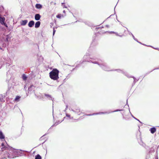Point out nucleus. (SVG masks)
Instances as JSON below:
<instances>
[{
	"label": "nucleus",
	"mask_w": 159,
	"mask_h": 159,
	"mask_svg": "<svg viewBox=\"0 0 159 159\" xmlns=\"http://www.w3.org/2000/svg\"><path fill=\"white\" fill-rule=\"evenodd\" d=\"M5 20V18L3 17H2L0 15V23L2 25H3L7 27V24L4 23Z\"/></svg>",
	"instance_id": "obj_3"
},
{
	"label": "nucleus",
	"mask_w": 159,
	"mask_h": 159,
	"mask_svg": "<svg viewBox=\"0 0 159 159\" xmlns=\"http://www.w3.org/2000/svg\"><path fill=\"white\" fill-rule=\"evenodd\" d=\"M30 87L29 88L28 90L30 91Z\"/></svg>",
	"instance_id": "obj_33"
},
{
	"label": "nucleus",
	"mask_w": 159,
	"mask_h": 159,
	"mask_svg": "<svg viewBox=\"0 0 159 159\" xmlns=\"http://www.w3.org/2000/svg\"><path fill=\"white\" fill-rule=\"evenodd\" d=\"M6 46V44L4 43L3 40H0V49L2 50V47H5Z\"/></svg>",
	"instance_id": "obj_4"
},
{
	"label": "nucleus",
	"mask_w": 159,
	"mask_h": 159,
	"mask_svg": "<svg viewBox=\"0 0 159 159\" xmlns=\"http://www.w3.org/2000/svg\"><path fill=\"white\" fill-rule=\"evenodd\" d=\"M1 68V67H0V68Z\"/></svg>",
	"instance_id": "obj_36"
},
{
	"label": "nucleus",
	"mask_w": 159,
	"mask_h": 159,
	"mask_svg": "<svg viewBox=\"0 0 159 159\" xmlns=\"http://www.w3.org/2000/svg\"><path fill=\"white\" fill-rule=\"evenodd\" d=\"M59 71L57 69H53L49 73V77L52 80H57L59 78Z\"/></svg>",
	"instance_id": "obj_2"
},
{
	"label": "nucleus",
	"mask_w": 159,
	"mask_h": 159,
	"mask_svg": "<svg viewBox=\"0 0 159 159\" xmlns=\"http://www.w3.org/2000/svg\"><path fill=\"white\" fill-rule=\"evenodd\" d=\"M40 25V22L39 21H38L35 24V27L36 28L39 27Z\"/></svg>",
	"instance_id": "obj_13"
},
{
	"label": "nucleus",
	"mask_w": 159,
	"mask_h": 159,
	"mask_svg": "<svg viewBox=\"0 0 159 159\" xmlns=\"http://www.w3.org/2000/svg\"><path fill=\"white\" fill-rule=\"evenodd\" d=\"M44 95L48 100L53 101V98L51 95L47 94H45Z\"/></svg>",
	"instance_id": "obj_5"
},
{
	"label": "nucleus",
	"mask_w": 159,
	"mask_h": 159,
	"mask_svg": "<svg viewBox=\"0 0 159 159\" xmlns=\"http://www.w3.org/2000/svg\"><path fill=\"white\" fill-rule=\"evenodd\" d=\"M56 30H55L54 28H53V35H54L55 33Z\"/></svg>",
	"instance_id": "obj_25"
},
{
	"label": "nucleus",
	"mask_w": 159,
	"mask_h": 159,
	"mask_svg": "<svg viewBox=\"0 0 159 159\" xmlns=\"http://www.w3.org/2000/svg\"><path fill=\"white\" fill-rule=\"evenodd\" d=\"M9 149L8 150L11 151V152L13 153H17L16 150L10 147Z\"/></svg>",
	"instance_id": "obj_10"
},
{
	"label": "nucleus",
	"mask_w": 159,
	"mask_h": 159,
	"mask_svg": "<svg viewBox=\"0 0 159 159\" xmlns=\"http://www.w3.org/2000/svg\"><path fill=\"white\" fill-rule=\"evenodd\" d=\"M109 33L110 34H112V33H115V32L113 31H111V32H109Z\"/></svg>",
	"instance_id": "obj_29"
},
{
	"label": "nucleus",
	"mask_w": 159,
	"mask_h": 159,
	"mask_svg": "<svg viewBox=\"0 0 159 159\" xmlns=\"http://www.w3.org/2000/svg\"><path fill=\"white\" fill-rule=\"evenodd\" d=\"M66 117H68L70 119H72L73 118V117H71L70 115L67 113H66Z\"/></svg>",
	"instance_id": "obj_17"
},
{
	"label": "nucleus",
	"mask_w": 159,
	"mask_h": 159,
	"mask_svg": "<svg viewBox=\"0 0 159 159\" xmlns=\"http://www.w3.org/2000/svg\"><path fill=\"white\" fill-rule=\"evenodd\" d=\"M8 158H13L16 157V156H14V155H11L9 153V155L8 156Z\"/></svg>",
	"instance_id": "obj_18"
},
{
	"label": "nucleus",
	"mask_w": 159,
	"mask_h": 159,
	"mask_svg": "<svg viewBox=\"0 0 159 159\" xmlns=\"http://www.w3.org/2000/svg\"><path fill=\"white\" fill-rule=\"evenodd\" d=\"M27 22L28 20H22L21 23V25H25L27 24Z\"/></svg>",
	"instance_id": "obj_14"
},
{
	"label": "nucleus",
	"mask_w": 159,
	"mask_h": 159,
	"mask_svg": "<svg viewBox=\"0 0 159 159\" xmlns=\"http://www.w3.org/2000/svg\"><path fill=\"white\" fill-rule=\"evenodd\" d=\"M150 131L152 134H153L156 131V129L154 127L150 129Z\"/></svg>",
	"instance_id": "obj_15"
},
{
	"label": "nucleus",
	"mask_w": 159,
	"mask_h": 159,
	"mask_svg": "<svg viewBox=\"0 0 159 159\" xmlns=\"http://www.w3.org/2000/svg\"><path fill=\"white\" fill-rule=\"evenodd\" d=\"M34 24V21L33 20H31L28 23V26L30 27H31L33 26Z\"/></svg>",
	"instance_id": "obj_9"
},
{
	"label": "nucleus",
	"mask_w": 159,
	"mask_h": 159,
	"mask_svg": "<svg viewBox=\"0 0 159 159\" xmlns=\"http://www.w3.org/2000/svg\"><path fill=\"white\" fill-rule=\"evenodd\" d=\"M35 7L38 9H40L42 8V5L40 4H37L35 5Z\"/></svg>",
	"instance_id": "obj_16"
},
{
	"label": "nucleus",
	"mask_w": 159,
	"mask_h": 159,
	"mask_svg": "<svg viewBox=\"0 0 159 159\" xmlns=\"http://www.w3.org/2000/svg\"><path fill=\"white\" fill-rule=\"evenodd\" d=\"M2 147L1 148L2 151H3L6 149H9V148H8L6 145H4L3 143H2L1 145Z\"/></svg>",
	"instance_id": "obj_6"
},
{
	"label": "nucleus",
	"mask_w": 159,
	"mask_h": 159,
	"mask_svg": "<svg viewBox=\"0 0 159 159\" xmlns=\"http://www.w3.org/2000/svg\"><path fill=\"white\" fill-rule=\"evenodd\" d=\"M122 110H118V109H117V110H115L114 111H112L111 112H116V111H121Z\"/></svg>",
	"instance_id": "obj_26"
},
{
	"label": "nucleus",
	"mask_w": 159,
	"mask_h": 159,
	"mask_svg": "<svg viewBox=\"0 0 159 159\" xmlns=\"http://www.w3.org/2000/svg\"><path fill=\"white\" fill-rule=\"evenodd\" d=\"M22 79L23 80H26L27 77L25 74H23L22 76Z\"/></svg>",
	"instance_id": "obj_20"
},
{
	"label": "nucleus",
	"mask_w": 159,
	"mask_h": 159,
	"mask_svg": "<svg viewBox=\"0 0 159 159\" xmlns=\"http://www.w3.org/2000/svg\"><path fill=\"white\" fill-rule=\"evenodd\" d=\"M90 61L92 63L97 64L102 69L106 71L110 70L109 67L107 66L106 64L102 62H100L98 59H94L91 58Z\"/></svg>",
	"instance_id": "obj_1"
},
{
	"label": "nucleus",
	"mask_w": 159,
	"mask_h": 159,
	"mask_svg": "<svg viewBox=\"0 0 159 159\" xmlns=\"http://www.w3.org/2000/svg\"><path fill=\"white\" fill-rule=\"evenodd\" d=\"M116 70L118 72H120V73H123V74H125V72H124L123 71H122V70Z\"/></svg>",
	"instance_id": "obj_22"
},
{
	"label": "nucleus",
	"mask_w": 159,
	"mask_h": 159,
	"mask_svg": "<svg viewBox=\"0 0 159 159\" xmlns=\"http://www.w3.org/2000/svg\"><path fill=\"white\" fill-rule=\"evenodd\" d=\"M134 81H135V78H134Z\"/></svg>",
	"instance_id": "obj_35"
},
{
	"label": "nucleus",
	"mask_w": 159,
	"mask_h": 159,
	"mask_svg": "<svg viewBox=\"0 0 159 159\" xmlns=\"http://www.w3.org/2000/svg\"><path fill=\"white\" fill-rule=\"evenodd\" d=\"M110 112H99L98 113H93L92 114H90L87 115L88 116H91L92 115H98V114H109L110 113Z\"/></svg>",
	"instance_id": "obj_7"
},
{
	"label": "nucleus",
	"mask_w": 159,
	"mask_h": 159,
	"mask_svg": "<svg viewBox=\"0 0 159 159\" xmlns=\"http://www.w3.org/2000/svg\"><path fill=\"white\" fill-rule=\"evenodd\" d=\"M20 98V97L19 96H17L16 98L15 99V100L16 101H18Z\"/></svg>",
	"instance_id": "obj_21"
},
{
	"label": "nucleus",
	"mask_w": 159,
	"mask_h": 159,
	"mask_svg": "<svg viewBox=\"0 0 159 159\" xmlns=\"http://www.w3.org/2000/svg\"><path fill=\"white\" fill-rule=\"evenodd\" d=\"M134 118L135 119L137 120H138V121H139L140 122V121L139 120L137 119L136 118H135V117Z\"/></svg>",
	"instance_id": "obj_31"
},
{
	"label": "nucleus",
	"mask_w": 159,
	"mask_h": 159,
	"mask_svg": "<svg viewBox=\"0 0 159 159\" xmlns=\"http://www.w3.org/2000/svg\"><path fill=\"white\" fill-rule=\"evenodd\" d=\"M63 13H65V10H64V11H63Z\"/></svg>",
	"instance_id": "obj_34"
},
{
	"label": "nucleus",
	"mask_w": 159,
	"mask_h": 159,
	"mask_svg": "<svg viewBox=\"0 0 159 159\" xmlns=\"http://www.w3.org/2000/svg\"><path fill=\"white\" fill-rule=\"evenodd\" d=\"M39 99H41L43 98L42 94H40L39 96L37 97Z\"/></svg>",
	"instance_id": "obj_23"
},
{
	"label": "nucleus",
	"mask_w": 159,
	"mask_h": 159,
	"mask_svg": "<svg viewBox=\"0 0 159 159\" xmlns=\"http://www.w3.org/2000/svg\"><path fill=\"white\" fill-rule=\"evenodd\" d=\"M68 105H66L65 110L64 111H65L67 110V109L68 108Z\"/></svg>",
	"instance_id": "obj_30"
},
{
	"label": "nucleus",
	"mask_w": 159,
	"mask_h": 159,
	"mask_svg": "<svg viewBox=\"0 0 159 159\" xmlns=\"http://www.w3.org/2000/svg\"><path fill=\"white\" fill-rule=\"evenodd\" d=\"M41 18V16L39 14H36L35 15L34 18L36 20H39Z\"/></svg>",
	"instance_id": "obj_8"
},
{
	"label": "nucleus",
	"mask_w": 159,
	"mask_h": 159,
	"mask_svg": "<svg viewBox=\"0 0 159 159\" xmlns=\"http://www.w3.org/2000/svg\"><path fill=\"white\" fill-rule=\"evenodd\" d=\"M41 157L39 154H38L35 156V159H41Z\"/></svg>",
	"instance_id": "obj_19"
},
{
	"label": "nucleus",
	"mask_w": 159,
	"mask_h": 159,
	"mask_svg": "<svg viewBox=\"0 0 159 159\" xmlns=\"http://www.w3.org/2000/svg\"><path fill=\"white\" fill-rule=\"evenodd\" d=\"M56 17L58 18H61V15L60 14L57 15Z\"/></svg>",
	"instance_id": "obj_24"
},
{
	"label": "nucleus",
	"mask_w": 159,
	"mask_h": 159,
	"mask_svg": "<svg viewBox=\"0 0 159 159\" xmlns=\"http://www.w3.org/2000/svg\"><path fill=\"white\" fill-rule=\"evenodd\" d=\"M84 59H86V56H84Z\"/></svg>",
	"instance_id": "obj_32"
},
{
	"label": "nucleus",
	"mask_w": 159,
	"mask_h": 159,
	"mask_svg": "<svg viewBox=\"0 0 159 159\" xmlns=\"http://www.w3.org/2000/svg\"><path fill=\"white\" fill-rule=\"evenodd\" d=\"M114 33L116 34V36H120V37H121V36L119 35L118 34V33H117L115 32V33Z\"/></svg>",
	"instance_id": "obj_27"
},
{
	"label": "nucleus",
	"mask_w": 159,
	"mask_h": 159,
	"mask_svg": "<svg viewBox=\"0 0 159 159\" xmlns=\"http://www.w3.org/2000/svg\"><path fill=\"white\" fill-rule=\"evenodd\" d=\"M70 111H72L73 112L75 113L78 114V115H80V114H78L80 112V110L79 109H76V111L74 110H73L72 109H70Z\"/></svg>",
	"instance_id": "obj_11"
},
{
	"label": "nucleus",
	"mask_w": 159,
	"mask_h": 159,
	"mask_svg": "<svg viewBox=\"0 0 159 159\" xmlns=\"http://www.w3.org/2000/svg\"><path fill=\"white\" fill-rule=\"evenodd\" d=\"M132 35L133 37V39H134V40H136V41H137V39H136L135 38V37H134V36L132 34Z\"/></svg>",
	"instance_id": "obj_28"
},
{
	"label": "nucleus",
	"mask_w": 159,
	"mask_h": 159,
	"mask_svg": "<svg viewBox=\"0 0 159 159\" xmlns=\"http://www.w3.org/2000/svg\"><path fill=\"white\" fill-rule=\"evenodd\" d=\"M5 136L2 132L1 131H0V139H4Z\"/></svg>",
	"instance_id": "obj_12"
}]
</instances>
